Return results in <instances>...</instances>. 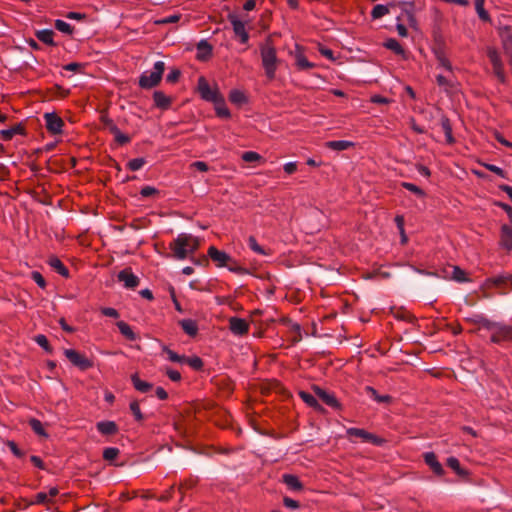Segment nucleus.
I'll return each instance as SVG.
<instances>
[{
    "instance_id": "nucleus-60",
    "label": "nucleus",
    "mask_w": 512,
    "mask_h": 512,
    "mask_svg": "<svg viewBox=\"0 0 512 512\" xmlns=\"http://www.w3.org/2000/svg\"><path fill=\"white\" fill-rule=\"evenodd\" d=\"M157 192V190L152 186H145L141 189L140 194L143 197H150L154 195Z\"/></svg>"
},
{
    "instance_id": "nucleus-31",
    "label": "nucleus",
    "mask_w": 512,
    "mask_h": 512,
    "mask_svg": "<svg viewBox=\"0 0 512 512\" xmlns=\"http://www.w3.org/2000/svg\"><path fill=\"white\" fill-rule=\"evenodd\" d=\"M29 425L31 427V429L39 436H42V437H47V433L44 429V426L42 424V422L38 419H35V418H32L29 420Z\"/></svg>"
},
{
    "instance_id": "nucleus-2",
    "label": "nucleus",
    "mask_w": 512,
    "mask_h": 512,
    "mask_svg": "<svg viewBox=\"0 0 512 512\" xmlns=\"http://www.w3.org/2000/svg\"><path fill=\"white\" fill-rule=\"evenodd\" d=\"M260 56L265 74L269 79H273L276 74L279 59L276 48L270 38H267L260 44Z\"/></svg>"
},
{
    "instance_id": "nucleus-50",
    "label": "nucleus",
    "mask_w": 512,
    "mask_h": 512,
    "mask_svg": "<svg viewBox=\"0 0 512 512\" xmlns=\"http://www.w3.org/2000/svg\"><path fill=\"white\" fill-rule=\"evenodd\" d=\"M227 267H228L229 271L234 272L236 274L243 275V274L248 273V270L246 268L239 266L233 260L228 264Z\"/></svg>"
},
{
    "instance_id": "nucleus-6",
    "label": "nucleus",
    "mask_w": 512,
    "mask_h": 512,
    "mask_svg": "<svg viewBox=\"0 0 512 512\" xmlns=\"http://www.w3.org/2000/svg\"><path fill=\"white\" fill-rule=\"evenodd\" d=\"M487 56L492 64L494 75L501 83H505L506 74L504 71V65L497 50L495 48L489 47L487 49Z\"/></svg>"
},
{
    "instance_id": "nucleus-44",
    "label": "nucleus",
    "mask_w": 512,
    "mask_h": 512,
    "mask_svg": "<svg viewBox=\"0 0 512 512\" xmlns=\"http://www.w3.org/2000/svg\"><path fill=\"white\" fill-rule=\"evenodd\" d=\"M144 164L145 160L143 158H134L127 163V166L131 171H138L144 166Z\"/></svg>"
},
{
    "instance_id": "nucleus-16",
    "label": "nucleus",
    "mask_w": 512,
    "mask_h": 512,
    "mask_svg": "<svg viewBox=\"0 0 512 512\" xmlns=\"http://www.w3.org/2000/svg\"><path fill=\"white\" fill-rule=\"evenodd\" d=\"M425 463L432 469V471L437 475H443L444 469L441 463L437 460L435 453L427 452L424 455Z\"/></svg>"
},
{
    "instance_id": "nucleus-28",
    "label": "nucleus",
    "mask_w": 512,
    "mask_h": 512,
    "mask_svg": "<svg viewBox=\"0 0 512 512\" xmlns=\"http://www.w3.org/2000/svg\"><path fill=\"white\" fill-rule=\"evenodd\" d=\"M384 46L393 51L395 54L397 55H401V56H405V51L403 49V47L400 45V43L393 39V38H390L388 39L385 43H384Z\"/></svg>"
},
{
    "instance_id": "nucleus-19",
    "label": "nucleus",
    "mask_w": 512,
    "mask_h": 512,
    "mask_svg": "<svg viewBox=\"0 0 512 512\" xmlns=\"http://www.w3.org/2000/svg\"><path fill=\"white\" fill-rule=\"evenodd\" d=\"M314 391H315L316 395L328 406H330V407H338L339 406V403L333 394H330L319 387H316L314 389Z\"/></svg>"
},
{
    "instance_id": "nucleus-20",
    "label": "nucleus",
    "mask_w": 512,
    "mask_h": 512,
    "mask_svg": "<svg viewBox=\"0 0 512 512\" xmlns=\"http://www.w3.org/2000/svg\"><path fill=\"white\" fill-rule=\"evenodd\" d=\"M325 146L335 151H343L347 150L350 147H353L354 143L346 140H335L326 142Z\"/></svg>"
},
{
    "instance_id": "nucleus-8",
    "label": "nucleus",
    "mask_w": 512,
    "mask_h": 512,
    "mask_svg": "<svg viewBox=\"0 0 512 512\" xmlns=\"http://www.w3.org/2000/svg\"><path fill=\"white\" fill-rule=\"evenodd\" d=\"M169 360L172 362L186 363L194 370H201L203 361L196 355L186 356L185 354H169Z\"/></svg>"
},
{
    "instance_id": "nucleus-3",
    "label": "nucleus",
    "mask_w": 512,
    "mask_h": 512,
    "mask_svg": "<svg viewBox=\"0 0 512 512\" xmlns=\"http://www.w3.org/2000/svg\"><path fill=\"white\" fill-rule=\"evenodd\" d=\"M199 247V240L191 234L181 233L170 244L175 258L185 259L188 255L195 252Z\"/></svg>"
},
{
    "instance_id": "nucleus-59",
    "label": "nucleus",
    "mask_w": 512,
    "mask_h": 512,
    "mask_svg": "<svg viewBox=\"0 0 512 512\" xmlns=\"http://www.w3.org/2000/svg\"><path fill=\"white\" fill-rule=\"evenodd\" d=\"M192 168L197 169L200 172H206L208 171V165L203 161H195L191 164Z\"/></svg>"
},
{
    "instance_id": "nucleus-45",
    "label": "nucleus",
    "mask_w": 512,
    "mask_h": 512,
    "mask_svg": "<svg viewBox=\"0 0 512 512\" xmlns=\"http://www.w3.org/2000/svg\"><path fill=\"white\" fill-rule=\"evenodd\" d=\"M130 410L134 415L135 420L142 421L144 419V416L140 410L139 403L137 401H132L130 403Z\"/></svg>"
},
{
    "instance_id": "nucleus-25",
    "label": "nucleus",
    "mask_w": 512,
    "mask_h": 512,
    "mask_svg": "<svg viewBox=\"0 0 512 512\" xmlns=\"http://www.w3.org/2000/svg\"><path fill=\"white\" fill-rule=\"evenodd\" d=\"M366 393L378 403H390L392 398L389 395H379L376 389L371 386L365 387Z\"/></svg>"
},
{
    "instance_id": "nucleus-42",
    "label": "nucleus",
    "mask_w": 512,
    "mask_h": 512,
    "mask_svg": "<svg viewBox=\"0 0 512 512\" xmlns=\"http://www.w3.org/2000/svg\"><path fill=\"white\" fill-rule=\"evenodd\" d=\"M55 28L65 34H71L73 30L69 23L60 19L55 21Z\"/></svg>"
},
{
    "instance_id": "nucleus-56",
    "label": "nucleus",
    "mask_w": 512,
    "mask_h": 512,
    "mask_svg": "<svg viewBox=\"0 0 512 512\" xmlns=\"http://www.w3.org/2000/svg\"><path fill=\"white\" fill-rule=\"evenodd\" d=\"M283 169L287 174H293L297 171V162H287L284 164Z\"/></svg>"
},
{
    "instance_id": "nucleus-11",
    "label": "nucleus",
    "mask_w": 512,
    "mask_h": 512,
    "mask_svg": "<svg viewBox=\"0 0 512 512\" xmlns=\"http://www.w3.org/2000/svg\"><path fill=\"white\" fill-rule=\"evenodd\" d=\"M229 329L236 336H242L248 333L249 323L239 317H231L229 319Z\"/></svg>"
},
{
    "instance_id": "nucleus-36",
    "label": "nucleus",
    "mask_w": 512,
    "mask_h": 512,
    "mask_svg": "<svg viewBox=\"0 0 512 512\" xmlns=\"http://www.w3.org/2000/svg\"><path fill=\"white\" fill-rule=\"evenodd\" d=\"M452 278L457 282H467L469 278L466 275V272L461 268L454 266L452 271Z\"/></svg>"
},
{
    "instance_id": "nucleus-55",
    "label": "nucleus",
    "mask_w": 512,
    "mask_h": 512,
    "mask_svg": "<svg viewBox=\"0 0 512 512\" xmlns=\"http://www.w3.org/2000/svg\"><path fill=\"white\" fill-rule=\"evenodd\" d=\"M179 76H180V71L177 69H173L168 73L166 80L169 83H174L178 80Z\"/></svg>"
},
{
    "instance_id": "nucleus-63",
    "label": "nucleus",
    "mask_w": 512,
    "mask_h": 512,
    "mask_svg": "<svg viewBox=\"0 0 512 512\" xmlns=\"http://www.w3.org/2000/svg\"><path fill=\"white\" fill-rule=\"evenodd\" d=\"M166 374L167 376L172 380V381H179L181 379V374L176 371V370H172V369H168L166 371Z\"/></svg>"
},
{
    "instance_id": "nucleus-5",
    "label": "nucleus",
    "mask_w": 512,
    "mask_h": 512,
    "mask_svg": "<svg viewBox=\"0 0 512 512\" xmlns=\"http://www.w3.org/2000/svg\"><path fill=\"white\" fill-rule=\"evenodd\" d=\"M346 434L351 442H354L353 437H356L361 439L363 442L371 443L375 446H382L385 443V440L383 438L378 437L377 435L361 428H348L346 430Z\"/></svg>"
},
{
    "instance_id": "nucleus-15",
    "label": "nucleus",
    "mask_w": 512,
    "mask_h": 512,
    "mask_svg": "<svg viewBox=\"0 0 512 512\" xmlns=\"http://www.w3.org/2000/svg\"><path fill=\"white\" fill-rule=\"evenodd\" d=\"M500 246L506 250L512 249V227L509 225L501 227Z\"/></svg>"
},
{
    "instance_id": "nucleus-4",
    "label": "nucleus",
    "mask_w": 512,
    "mask_h": 512,
    "mask_svg": "<svg viewBox=\"0 0 512 512\" xmlns=\"http://www.w3.org/2000/svg\"><path fill=\"white\" fill-rule=\"evenodd\" d=\"M165 70V63L163 61L155 62L153 69L142 73L139 79L140 87L150 89L156 86L162 79Z\"/></svg>"
},
{
    "instance_id": "nucleus-47",
    "label": "nucleus",
    "mask_w": 512,
    "mask_h": 512,
    "mask_svg": "<svg viewBox=\"0 0 512 512\" xmlns=\"http://www.w3.org/2000/svg\"><path fill=\"white\" fill-rule=\"evenodd\" d=\"M242 159L245 162H256L262 159L261 155L254 151H247L242 154Z\"/></svg>"
},
{
    "instance_id": "nucleus-29",
    "label": "nucleus",
    "mask_w": 512,
    "mask_h": 512,
    "mask_svg": "<svg viewBox=\"0 0 512 512\" xmlns=\"http://www.w3.org/2000/svg\"><path fill=\"white\" fill-rule=\"evenodd\" d=\"M49 265L55 269L60 275L64 277H68L69 272L68 269L64 266V264L56 257H52L49 260Z\"/></svg>"
},
{
    "instance_id": "nucleus-22",
    "label": "nucleus",
    "mask_w": 512,
    "mask_h": 512,
    "mask_svg": "<svg viewBox=\"0 0 512 512\" xmlns=\"http://www.w3.org/2000/svg\"><path fill=\"white\" fill-rule=\"evenodd\" d=\"M36 37L39 41L43 42L44 44L54 46V32L49 29H43L36 32Z\"/></svg>"
},
{
    "instance_id": "nucleus-9",
    "label": "nucleus",
    "mask_w": 512,
    "mask_h": 512,
    "mask_svg": "<svg viewBox=\"0 0 512 512\" xmlns=\"http://www.w3.org/2000/svg\"><path fill=\"white\" fill-rule=\"evenodd\" d=\"M46 128L52 134H60L64 125L63 120L55 113L44 115Z\"/></svg>"
},
{
    "instance_id": "nucleus-41",
    "label": "nucleus",
    "mask_w": 512,
    "mask_h": 512,
    "mask_svg": "<svg viewBox=\"0 0 512 512\" xmlns=\"http://www.w3.org/2000/svg\"><path fill=\"white\" fill-rule=\"evenodd\" d=\"M119 452H120L119 449L116 447L105 448L103 451V458L106 461H113L114 459L117 458V456L119 455Z\"/></svg>"
},
{
    "instance_id": "nucleus-26",
    "label": "nucleus",
    "mask_w": 512,
    "mask_h": 512,
    "mask_svg": "<svg viewBox=\"0 0 512 512\" xmlns=\"http://www.w3.org/2000/svg\"><path fill=\"white\" fill-rule=\"evenodd\" d=\"M475 10L478 17L484 22H490L491 17L489 13L485 10V0H475Z\"/></svg>"
},
{
    "instance_id": "nucleus-38",
    "label": "nucleus",
    "mask_w": 512,
    "mask_h": 512,
    "mask_svg": "<svg viewBox=\"0 0 512 512\" xmlns=\"http://www.w3.org/2000/svg\"><path fill=\"white\" fill-rule=\"evenodd\" d=\"M447 465L458 475H464L466 473L465 470L461 468L459 460L455 457H449L447 459Z\"/></svg>"
},
{
    "instance_id": "nucleus-13",
    "label": "nucleus",
    "mask_w": 512,
    "mask_h": 512,
    "mask_svg": "<svg viewBox=\"0 0 512 512\" xmlns=\"http://www.w3.org/2000/svg\"><path fill=\"white\" fill-rule=\"evenodd\" d=\"M199 92L201 97L207 101L217 103L220 100L218 92L211 88L204 79H200L199 81Z\"/></svg>"
},
{
    "instance_id": "nucleus-23",
    "label": "nucleus",
    "mask_w": 512,
    "mask_h": 512,
    "mask_svg": "<svg viewBox=\"0 0 512 512\" xmlns=\"http://www.w3.org/2000/svg\"><path fill=\"white\" fill-rule=\"evenodd\" d=\"M181 328L184 330V332L186 334H188L189 336H194L196 335L197 331H198V326H197V323L196 321L192 320V319H183L179 322Z\"/></svg>"
},
{
    "instance_id": "nucleus-57",
    "label": "nucleus",
    "mask_w": 512,
    "mask_h": 512,
    "mask_svg": "<svg viewBox=\"0 0 512 512\" xmlns=\"http://www.w3.org/2000/svg\"><path fill=\"white\" fill-rule=\"evenodd\" d=\"M114 130H115V138H116L117 142H119L120 144H125V143L129 142L130 139L127 135L120 132L117 128H115Z\"/></svg>"
},
{
    "instance_id": "nucleus-35",
    "label": "nucleus",
    "mask_w": 512,
    "mask_h": 512,
    "mask_svg": "<svg viewBox=\"0 0 512 512\" xmlns=\"http://www.w3.org/2000/svg\"><path fill=\"white\" fill-rule=\"evenodd\" d=\"M299 396L310 407H314V408L320 407L317 399L312 394H310L308 392L300 391Z\"/></svg>"
},
{
    "instance_id": "nucleus-12",
    "label": "nucleus",
    "mask_w": 512,
    "mask_h": 512,
    "mask_svg": "<svg viewBox=\"0 0 512 512\" xmlns=\"http://www.w3.org/2000/svg\"><path fill=\"white\" fill-rule=\"evenodd\" d=\"M209 257L216 263L218 267H225L232 261L230 255L224 251L218 250L216 247L211 246L208 249Z\"/></svg>"
},
{
    "instance_id": "nucleus-27",
    "label": "nucleus",
    "mask_w": 512,
    "mask_h": 512,
    "mask_svg": "<svg viewBox=\"0 0 512 512\" xmlns=\"http://www.w3.org/2000/svg\"><path fill=\"white\" fill-rule=\"evenodd\" d=\"M283 482L292 490L302 489V484L298 477L292 474H284L282 476Z\"/></svg>"
},
{
    "instance_id": "nucleus-33",
    "label": "nucleus",
    "mask_w": 512,
    "mask_h": 512,
    "mask_svg": "<svg viewBox=\"0 0 512 512\" xmlns=\"http://www.w3.org/2000/svg\"><path fill=\"white\" fill-rule=\"evenodd\" d=\"M296 65L301 70L311 69L314 67V64L309 62L302 53H298L296 55Z\"/></svg>"
},
{
    "instance_id": "nucleus-37",
    "label": "nucleus",
    "mask_w": 512,
    "mask_h": 512,
    "mask_svg": "<svg viewBox=\"0 0 512 512\" xmlns=\"http://www.w3.org/2000/svg\"><path fill=\"white\" fill-rule=\"evenodd\" d=\"M248 246H249V248H250L253 252H255V253H257V254H260V255H267V252L264 250V248H262V247L258 244V242H257L256 238H255V237H253V236H250V237L248 238Z\"/></svg>"
},
{
    "instance_id": "nucleus-30",
    "label": "nucleus",
    "mask_w": 512,
    "mask_h": 512,
    "mask_svg": "<svg viewBox=\"0 0 512 512\" xmlns=\"http://www.w3.org/2000/svg\"><path fill=\"white\" fill-rule=\"evenodd\" d=\"M117 327L120 333L127 339L133 340L135 339V334L132 328L124 321L117 322Z\"/></svg>"
},
{
    "instance_id": "nucleus-24",
    "label": "nucleus",
    "mask_w": 512,
    "mask_h": 512,
    "mask_svg": "<svg viewBox=\"0 0 512 512\" xmlns=\"http://www.w3.org/2000/svg\"><path fill=\"white\" fill-rule=\"evenodd\" d=\"M154 103L157 107L166 109L171 103V99L161 91H156L153 94Z\"/></svg>"
},
{
    "instance_id": "nucleus-1",
    "label": "nucleus",
    "mask_w": 512,
    "mask_h": 512,
    "mask_svg": "<svg viewBox=\"0 0 512 512\" xmlns=\"http://www.w3.org/2000/svg\"><path fill=\"white\" fill-rule=\"evenodd\" d=\"M467 320L477 324L479 330L483 329L491 332L493 341H498L500 338L512 340V326L492 322L481 315H476Z\"/></svg>"
},
{
    "instance_id": "nucleus-51",
    "label": "nucleus",
    "mask_w": 512,
    "mask_h": 512,
    "mask_svg": "<svg viewBox=\"0 0 512 512\" xmlns=\"http://www.w3.org/2000/svg\"><path fill=\"white\" fill-rule=\"evenodd\" d=\"M31 278L36 282V284L40 288H45L46 287V281H45L44 277L42 276V274L40 272L33 271L31 273Z\"/></svg>"
},
{
    "instance_id": "nucleus-17",
    "label": "nucleus",
    "mask_w": 512,
    "mask_h": 512,
    "mask_svg": "<svg viewBox=\"0 0 512 512\" xmlns=\"http://www.w3.org/2000/svg\"><path fill=\"white\" fill-rule=\"evenodd\" d=\"M434 54H435L436 60L438 62V67H441V68L445 69L446 71L452 73L453 67H452V64H451L450 60L448 59L445 51L441 48H438L434 51Z\"/></svg>"
},
{
    "instance_id": "nucleus-39",
    "label": "nucleus",
    "mask_w": 512,
    "mask_h": 512,
    "mask_svg": "<svg viewBox=\"0 0 512 512\" xmlns=\"http://www.w3.org/2000/svg\"><path fill=\"white\" fill-rule=\"evenodd\" d=\"M388 13H389V9L387 6L378 4L373 8L371 15L374 19H378V18L385 16Z\"/></svg>"
},
{
    "instance_id": "nucleus-18",
    "label": "nucleus",
    "mask_w": 512,
    "mask_h": 512,
    "mask_svg": "<svg viewBox=\"0 0 512 512\" xmlns=\"http://www.w3.org/2000/svg\"><path fill=\"white\" fill-rule=\"evenodd\" d=\"M96 428L103 435H114L118 432V426L114 421H100Z\"/></svg>"
},
{
    "instance_id": "nucleus-46",
    "label": "nucleus",
    "mask_w": 512,
    "mask_h": 512,
    "mask_svg": "<svg viewBox=\"0 0 512 512\" xmlns=\"http://www.w3.org/2000/svg\"><path fill=\"white\" fill-rule=\"evenodd\" d=\"M442 129L445 133V136H446V141L448 143H453L454 139H453V136H452V129H451V126H450V123L447 119H444L442 121Z\"/></svg>"
},
{
    "instance_id": "nucleus-64",
    "label": "nucleus",
    "mask_w": 512,
    "mask_h": 512,
    "mask_svg": "<svg viewBox=\"0 0 512 512\" xmlns=\"http://www.w3.org/2000/svg\"><path fill=\"white\" fill-rule=\"evenodd\" d=\"M35 340L44 350H48V340L44 335L36 336Z\"/></svg>"
},
{
    "instance_id": "nucleus-58",
    "label": "nucleus",
    "mask_w": 512,
    "mask_h": 512,
    "mask_svg": "<svg viewBox=\"0 0 512 512\" xmlns=\"http://www.w3.org/2000/svg\"><path fill=\"white\" fill-rule=\"evenodd\" d=\"M283 503L287 508H290V509H297L299 507L298 501H296L292 498H289V497H285L283 499Z\"/></svg>"
},
{
    "instance_id": "nucleus-62",
    "label": "nucleus",
    "mask_w": 512,
    "mask_h": 512,
    "mask_svg": "<svg viewBox=\"0 0 512 512\" xmlns=\"http://www.w3.org/2000/svg\"><path fill=\"white\" fill-rule=\"evenodd\" d=\"M198 51H203L206 54L210 55L212 48L206 41H201L197 46Z\"/></svg>"
},
{
    "instance_id": "nucleus-54",
    "label": "nucleus",
    "mask_w": 512,
    "mask_h": 512,
    "mask_svg": "<svg viewBox=\"0 0 512 512\" xmlns=\"http://www.w3.org/2000/svg\"><path fill=\"white\" fill-rule=\"evenodd\" d=\"M101 313L107 317H111V318H118L119 317V313L116 309L114 308H111V307H104L101 309Z\"/></svg>"
},
{
    "instance_id": "nucleus-49",
    "label": "nucleus",
    "mask_w": 512,
    "mask_h": 512,
    "mask_svg": "<svg viewBox=\"0 0 512 512\" xmlns=\"http://www.w3.org/2000/svg\"><path fill=\"white\" fill-rule=\"evenodd\" d=\"M50 499L48 494L45 491H41L35 495V499L33 501L34 504H47L50 503Z\"/></svg>"
},
{
    "instance_id": "nucleus-43",
    "label": "nucleus",
    "mask_w": 512,
    "mask_h": 512,
    "mask_svg": "<svg viewBox=\"0 0 512 512\" xmlns=\"http://www.w3.org/2000/svg\"><path fill=\"white\" fill-rule=\"evenodd\" d=\"M229 99L233 103L241 104V103L245 102L246 97L243 92H241L239 90H233L230 92Z\"/></svg>"
},
{
    "instance_id": "nucleus-14",
    "label": "nucleus",
    "mask_w": 512,
    "mask_h": 512,
    "mask_svg": "<svg viewBox=\"0 0 512 512\" xmlns=\"http://www.w3.org/2000/svg\"><path fill=\"white\" fill-rule=\"evenodd\" d=\"M66 357L81 370H85L93 365V360L87 354H66Z\"/></svg>"
},
{
    "instance_id": "nucleus-52",
    "label": "nucleus",
    "mask_w": 512,
    "mask_h": 512,
    "mask_svg": "<svg viewBox=\"0 0 512 512\" xmlns=\"http://www.w3.org/2000/svg\"><path fill=\"white\" fill-rule=\"evenodd\" d=\"M483 166L486 169H488L489 171L497 174L498 176H500L502 178H506V173H505V171L502 168H500V167H498V166H496L494 164H487V163L483 164Z\"/></svg>"
},
{
    "instance_id": "nucleus-10",
    "label": "nucleus",
    "mask_w": 512,
    "mask_h": 512,
    "mask_svg": "<svg viewBox=\"0 0 512 512\" xmlns=\"http://www.w3.org/2000/svg\"><path fill=\"white\" fill-rule=\"evenodd\" d=\"M118 280L124 284L126 288L134 289L139 285V278L132 272L131 269L126 268L121 270L117 276Z\"/></svg>"
},
{
    "instance_id": "nucleus-21",
    "label": "nucleus",
    "mask_w": 512,
    "mask_h": 512,
    "mask_svg": "<svg viewBox=\"0 0 512 512\" xmlns=\"http://www.w3.org/2000/svg\"><path fill=\"white\" fill-rule=\"evenodd\" d=\"M131 381L134 388L141 393H146L152 388V384L141 380L137 373L131 376Z\"/></svg>"
},
{
    "instance_id": "nucleus-7",
    "label": "nucleus",
    "mask_w": 512,
    "mask_h": 512,
    "mask_svg": "<svg viewBox=\"0 0 512 512\" xmlns=\"http://www.w3.org/2000/svg\"><path fill=\"white\" fill-rule=\"evenodd\" d=\"M228 20L232 25L233 32L236 37L239 38L240 42L245 44L249 40V34L246 31V24L236 14H229Z\"/></svg>"
},
{
    "instance_id": "nucleus-48",
    "label": "nucleus",
    "mask_w": 512,
    "mask_h": 512,
    "mask_svg": "<svg viewBox=\"0 0 512 512\" xmlns=\"http://www.w3.org/2000/svg\"><path fill=\"white\" fill-rule=\"evenodd\" d=\"M216 113L219 117L228 118L230 116V112L228 108L220 102V100L216 103Z\"/></svg>"
},
{
    "instance_id": "nucleus-34",
    "label": "nucleus",
    "mask_w": 512,
    "mask_h": 512,
    "mask_svg": "<svg viewBox=\"0 0 512 512\" xmlns=\"http://www.w3.org/2000/svg\"><path fill=\"white\" fill-rule=\"evenodd\" d=\"M437 84L442 87L445 91H449L453 88L454 83L453 80L444 76V75H438L436 77Z\"/></svg>"
},
{
    "instance_id": "nucleus-40",
    "label": "nucleus",
    "mask_w": 512,
    "mask_h": 512,
    "mask_svg": "<svg viewBox=\"0 0 512 512\" xmlns=\"http://www.w3.org/2000/svg\"><path fill=\"white\" fill-rule=\"evenodd\" d=\"M401 185L408 191L416 194L418 197L423 198L425 196V192L420 187H418L417 185H415L413 183L403 182Z\"/></svg>"
},
{
    "instance_id": "nucleus-32",
    "label": "nucleus",
    "mask_w": 512,
    "mask_h": 512,
    "mask_svg": "<svg viewBox=\"0 0 512 512\" xmlns=\"http://www.w3.org/2000/svg\"><path fill=\"white\" fill-rule=\"evenodd\" d=\"M22 128L20 126H15L10 129H5L0 131L1 138L5 141L11 140L16 134H21Z\"/></svg>"
},
{
    "instance_id": "nucleus-61",
    "label": "nucleus",
    "mask_w": 512,
    "mask_h": 512,
    "mask_svg": "<svg viewBox=\"0 0 512 512\" xmlns=\"http://www.w3.org/2000/svg\"><path fill=\"white\" fill-rule=\"evenodd\" d=\"M7 446L10 448L11 452L16 457H22L23 453L20 451V449L17 447L16 443L13 441H8Z\"/></svg>"
},
{
    "instance_id": "nucleus-53",
    "label": "nucleus",
    "mask_w": 512,
    "mask_h": 512,
    "mask_svg": "<svg viewBox=\"0 0 512 512\" xmlns=\"http://www.w3.org/2000/svg\"><path fill=\"white\" fill-rule=\"evenodd\" d=\"M318 50L322 56L329 59L330 61L336 60V58L334 56V52L331 49L320 45Z\"/></svg>"
}]
</instances>
